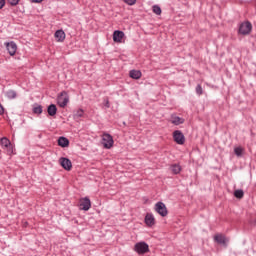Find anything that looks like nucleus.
Wrapping results in <instances>:
<instances>
[{"instance_id":"nucleus-1","label":"nucleus","mask_w":256,"mask_h":256,"mask_svg":"<svg viewBox=\"0 0 256 256\" xmlns=\"http://www.w3.org/2000/svg\"><path fill=\"white\" fill-rule=\"evenodd\" d=\"M154 211H156L160 217H167V215H169V210H167V206L163 202H157L154 205Z\"/></svg>"},{"instance_id":"nucleus-2","label":"nucleus","mask_w":256,"mask_h":256,"mask_svg":"<svg viewBox=\"0 0 256 256\" xmlns=\"http://www.w3.org/2000/svg\"><path fill=\"white\" fill-rule=\"evenodd\" d=\"M57 103L59 107H67V104L69 103V93H67V91H62L60 94H58Z\"/></svg>"},{"instance_id":"nucleus-3","label":"nucleus","mask_w":256,"mask_h":256,"mask_svg":"<svg viewBox=\"0 0 256 256\" xmlns=\"http://www.w3.org/2000/svg\"><path fill=\"white\" fill-rule=\"evenodd\" d=\"M251 31H253V25L249 21L241 23L238 29L240 35H249Z\"/></svg>"},{"instance_id":"nucleus-4","label":"nucleus","mask_w":256,"mask_h":256,"mask_svg":"<svg viewBox=\"0 0 256 256\" xmlns=\"http://www.w3.org/2000/svg\"><path fill=\"white\" fill-rule=\"evenodd\" d=\"M134 251L138 253V255H145V253H149V244L146 242H138L134 246Z\"/></svg>"},{"instance_id":"nucleus-5","label":"nucleus","mask_w":256,"mask_h":256,"mask_svg":"<svg viewBox=\"0 0 256 256\" xmlns=\"http://www.w3.org/2000/svg\"><path fill=\"white\" fill-rule=\"evenodd\" d=\"M173 139L178 145L185 144V135H183V132H181L180 130H176L173 132Z\"/></svg>"},{"instance_id":"nucleus-6","label":"nucleus","mask_w":256,"mask_h":256,"mask_svg":"<svg viewBox=\"0 0 256 256\" xmlns=\"http://www.w3.org/2000/svg\"><path fill=\"white\" fill-rule=\"evenodd\" d=\"M102 141L105 149H111V147H113V136H111L110 134L105 133L103 135Z\"/></svg>"},{"instance_id":"nucleus-7","label":"nucleus","mask_w":256,"mask_h":256,"mask_svg":"<svg viewBox=\"0 0 256 256\" xmlns=\"http://www.w3.org/2000/svg\"><path fill=\"white\" fill-rule=\"evenodd\" d=\"M79 207L82 211H89L91 209V200L89 197H84L79 200Z\"/></svg>"},{"instance_id":"nucleus-8","label":"nucleus","mask_w":256,"mask_h":256,"mask_svg":"<svg viewBox=\"0 0 256 256\" xmlns=\"http://www.w3.org/2000/svg\"><path fill=\"white\" fill-rule=\"evenodd\" d=\"M60 165L65 169V171H71V169H73V163L69 158L61 157Z\"/></svg>"},{"instance_id":"nucleus-9","label":"nucleus","mask_w":256,"mask_h":256,"mask_svg":"<svg viewBox=\"0 0 256 256\" xmlns=\"http://www.w3.org/2000/svg\"><path fill=\"white\" fill-rule=\"evenodd\" d=\"M214 241L218 243V245H223L224 247H227V244L229 243V238L225 237L223 234H216L214 236Z\"/></svg>"},{"instance_id":"nucleus-10","label":"nucleus","mask_w":256,"mask_h":256,"mask_svg":"<svg viewBox=\"0 0 256 256\" xmlns=\"http://www.w3.org/2000/svg\"><path fill=\"white\" fill-rule=\"evenodd\" d=\"M7 51L11 57L17 53V44L13 41L5 43Z\"/></svg>"},{"instance_id":"nucleus-11","label":"nucleus","mask_w":256,"mask_h":256,"mask_svg":"<svg viewBox=\"0 0 256 256\" xmlns=\"http://www.w3.org/2000/svg\"><path fill=\"white\" fill-rule=\"evenodd\" d=\"M170 123L172 125H183L185 123V118L177 116V114H171L170 116Z\"/></svg>"},{"instance_id":"nucleus-12","label":"nucleus","mask_w":256,"mask_h":256,"mask_svg":"<svg viewBox=\"0 0 256 256\" xmlns=\"http://www.w3.org/2000/svg\"><path fill=\"white\" fill-rule=\"evenodd\" d=\"M125 37V32L121 30H116L113 32V41L114 43H121Z\"/></svg>"},{"instance_id":"nucleus-13","label":"nucleus","mask_w":256,"mask_h":256,"mask_svg":"<svg viewBox=\"0 0 256 256\" xmlns=\"http://www.w3.org/2000/svg\"><path fill=\"white\" fill-rule=\"evenodd\" d=\"M144 223L147 227H153V225H155V216H153L152 213H147L144 218Z\"/></svg>"},{"instance_id":"nucleus-14","label":"nucleus","mask_w":256,"mask_h":256,"mask_svg":"<svg viewBox=\"0 0 256 256\" xmlns=\"http://www.w3.org/2000/svg\"><path fill=\"white\" fill-rule=\"evenodd\" d=\"M54 37L56 41H58L59 43H63L65 41V31L57 30L54 34Z\"/></svg>"},{"instance_id":"nucleus-15","label":"nucleus","mask_w":256,"mask_h":256,"mask_svg":"<svg viewBox=\"0 0 256 256\" xmlns=\"http://www.w3.org/2000/svg\"><path fill=\"white\" fill-rule=\"evenodd\" d=\"M47 113L50 117H55L57 115V106L55 104H50L47 107Z\"/></svg>"},{"instance_id":"nucleus-16","label":"nucleus","mask_w":256,"mask_h":256,"mask_svg":"<svg viewBox=\"0 0 256 256\" xmlns=\"http://www.w3.org/2000/svg\"><path fill=\"white\" fill-rule=\"evenodd\" d=\"M58 145L59 147H68L69 146V139L65 136H61L58 138Z\"/></svg>"},{"instance_id":"nucleus-17","label":"nucleus","mask_w":256,"mask_h":256,"mask_svg":"<svg viewBox=\"0 0 256 256\" xmlns=\"http://www.w3.org/2000/svg\"><path fill=\"white\" fill-rule=\"evenodd\" d=\"M142 75L140 70H131L129 72V77H131V79H141Z\"/></svg>"},{"instance_id":"nucleus-18","label":"nucleus","mask_w":256,"mask_h":256,"mask_svg":"<svg viewBox=\"0 0 256 256\" xmlns=\"http://www.w3.org/2000/svg\"><path fill=\"white\" fill-rule=\"evenodd\" d=\"M32 113H34V115H41V113H43V106H41L40 104H34L32 108Z\"/></svg>"},{"instance_id":"nucleus-19","label":"nucleus","mask_w":256,"mask_h":256,"mask_svg":"<svg viewBox=\"0 0 256 256\" xmlns=\"http://www.w3.org/2000/svg\"><path fill=\"white\" fill-rule=\"evenodd\" d=\"M5 96L7 97V99H17V91L15 90H8L5 93Z\"/></svg>"},{"instance_id":"nucleus-20","label":"nucleus","mask_w":256,"mask_h":256,"mask_svg":"<svg viewBox=\"0 0 256 256\" xmlns=\"http://www.w3.org/2000/svg\"><path fill=\"white\" fill-rule=\"evenodd\" d=\"M170 169L174 175H179V173H181V166L179 164H173Z\"/></svg>"},{"instance_id":"nucleus-21","label":"nucleus","mask_w":256,"mask_h":256,"mask_svg":"<svg viewBox=\"0 0 256 256\" xmlns=\"http://www.w3.org/2000/svg\"><path fill=\"white\" fill-rule=\"evenodd\" d=\"M244 196H245V192H243V190L238 189L234 191V197H236V199H243Z\"/></svg>"},{"instance_id":"nucleus-22","label":"nucleus","mask_w":256,"mask_h":256,"mask_svg":"<svg viewBox=\"0 0 256 256\" xmlns=\"http://www.w3.org/2000/svg\"><path fill=\"white\" fill-rule=\"evenodd\" d=\"M83 115H85V111H83V109H78L74 114V119H81Z\"/></svg>"},{"instance_id":"nucleus-23","label":"nucleus","mask_w":256,"mask_h":256,"mask_svg":"<svg viewBox=\"0 0 256 256\" xmlns=\"http://www.w3.org/2000/svg\"><path fill=\"white\" fill-rule=\"evenodd\" d=\"M1 145L3 147H11V141L4 137L1 139Z\"/></svg>"},{"instance_id":"nucleus-24","label":"nucleus","mask_w":256,"mask_h":256,"mask_svg":"<svg viewBox=\"0 0 256 256\" xmlns=\"http://www.w3.org/2000/svg\"><path fill=\"white\" fill-rule=\"evenodd\" d=\"M152 11H153V13H155V15H161V13H162L161 7L159 5H154L152 7Z\"/></svg>"},{"instance_id":"nucleus-25","label":"nucleus","mask_w":256,"mask_h":256,"mask_svg":"<svg viewBox=\"0 0 256 256\" xmlns=\"http://www.w3.org/2000/svg\"><path fill=\"white\" fill-rule=\"evenodd\" d=\"M234 153H235V155H237V157H241V156L243 155V148H241V147H236V148L234 149Z\"/></svg>"},{"instance_id":"nucleus-26","label":"nucleus","mask_w":256,"mask_h":256,"mask_svg":"<svg viewBox=\"0 0 256 256\" xmlns=\"http://www.w3.org/2000/svg\"><path fill=\"white\" fill-rule=\"evenodd\" d=\"M196 94L201 95L203 93V87H201L200 84H198L195 88Z\"/></svg>"},{"instance_id":"nucleus-27","label":"nucleus","mask_w":256,"mask_h":256,"mask_svg":"<svg viewBox=\"0 0 256 256\" xmlns=\"http://www.w3.org/2000/svg\"><path fill=\"white\" fill-rule=\"evenodd\" d=\"M19 1H21V0H8V3H9L12 7H16V5H19Z\"/></svg>"},{"instance_id":"nucleus-28","label":"nucleus","mask_w":256,"mask_h":256,"mask_svg":"<svg viewBox=\"0 0 256 256\" xmlns=\"http://www.w3.org/2000/svg\"><path fill=\"white\" fill-rule=\"evenodd\" d=\"M126 5H135L137 3V0H123Z\"/></svg>"},{"instance_id":"nucleus-29","label":"nucleus","mask_w":256,"mask_h":256,"mask_svg":"<svg viewBox=\"0 0 256 256\" xmlns=\"http://www.w3.org/2000/svg\"><path fill=\"white\" fill-rule=\"evenodd\" d=\"M5 114V108L3 107L2 104H0V115H4Z\"/></svg>"},{"instance_id":"nucleus-30","label":"nucleus","mask_w":256,"mask_h":256,"mask_svg":"<svg viewBox=\"0 0 256 256\" xmlns=\"http://www.w3.org/2000/svg\"><path fill=\"white\" fill-rule=\"evenodd\" d=\"M5 7V0H0V9H3Z\"/></svg>"},{"instance_id":"nucleus-31","label":"nucleus","mask_w":256,"mask_h":256,"mask_svg":"<svg viewBox=\"0 0 256 256\" xmlns=\"http://www.w3.org/2000/svg\"><path fill=\"white\" fill-rule=\"evenodd\" d=\"M32 3H42L43 0H31Z\"/></svg>"},{"instance_id":"nucleus-32","label":"nucleus","mask_w":256,"mask_h":256,"mask_svg":"<svg viewBox=\"0 0 256 256\" xmlns=\"http://www.w3.org/2000/svg\"><path fill=\"white\" fill-rule=\"evenodd\" d=\"M106 107L109 108L110 105H109V101L106 102Z\"/></svg>"}]
</instances>
